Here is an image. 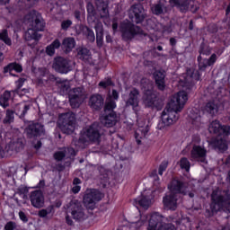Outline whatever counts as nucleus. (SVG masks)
Segmentation results:
<instances>
[{
    "instance_id": "nucleus-26",
    "label": "nucleus",
    "mask_w": 230,
    "mask_h": 230,
    "mask_svg": "<svg viewBox=\"0 0 230 230\" xmlns=\"http://www.w3.org/2000/svg\"><path fill=\"white\" fill-rule=\"evenodd\" d=\"M71 157V155H76V151L75 148H63L58 152L55 153L54 155V159L56 161H62L64 157Z\"/></svg>"
},
{
    "instance_id": "nucleus-17",
    "label": "nucleus",
    "mask_w": 230,
    "mask_h": 230,
    "mask_svg": "<svg viewBox=\"0 0 230 230\" xmlns=\"http://www.w3.org/2000/svg\"><path fill=\"white\" fill-rule=\"evenodd\" d=\"M69 102L73 109L80 107L82 102H84V93L82 88H75L69 93Z\"/></svg>"
},
{
    "instance_id": "nucleus-44",
    "label": "nucleus",
    "mask_w": 230,
    "mask_h": 230,
    "mask_svg": "<svg viewBox=\"0 0 230 230\" xmlns=\"http://www.w3.org/2000/svg\"><path fill=\"white\" fill-rule=\"evenodd\" d=\"M87 12L89 13L88 15V22H93V17L94 15V6L93 4L89 3L87 4Z\"/></svg>"
},
{
    "instance_id": "nucleus-22",
    "label": "nucleus",
    "mask_w": 230,
    "mask_h": 230,
    "mask_svg": "<svg viewBox=\"0 0 230 230\" xmlns=\"http://www.w3.org/2000/svg\"><path fill=\"white\" fill-rule=\"evenodd\" d=\"M25 132L30 137H37V136L44 134V127L39 123L31 122L25 129Z\"/></svg>"
},
{
    "instance_id": "nucleus-24",
    "label": "nucleus",
    "mask_w": 230,
    "mask_h": 230,
    "mask_svg": "<svg viewBox=\"0 0 230 230\" xmlns=\"http://www.w3.org/2000/svg\"><path fill=\"white\" fill-rule=\"evenodd\" d=\"M189 118L192 125L196 127V128H200V127H203L204 124L202 123V118H200V113L199 110L197 109L190 110L189 113Z\"/></svg>"
},
{
    "instance_id": "nucleus-20",
    "label": "nucleus",
    "mask_w": 230,
    "mask_h": 230,
    "mask_svg": "<svg viewBox=\"0 0 230 230\" xmlns=\"http://www.w3.org/2000/svg\"><path fill=\"white\" fill-rule=\"evenodd\" d=\"M53 68L58 73H61L66 75L71 71V67L69 66V63L67 60L64 59V58H57L53 63Z\"/></svg>"
},
{
    "instance_id": "nucleus-34",
    "label": "nucleus",
    "mask_w": 230,
    "mask_h": 230,
    "mask_svg": "<svg viewBox=\"0 0 230 230\" xmlns=\"http://www.w3.org/2000/svg\"><path fill=\"white\" fill-rule=\"evenodd\" d=\"M60 48V40H55L50 45L46 48V53L49 57H53L55 55V49H58Z\"/></svg>"
},
{
    "instance_id": "nucleus-10",
    "label": "nucleus",
    "mask_w": 230,
    "mask_h": 230,
    "mask_svg": "<svg viewBox=\"0 0 230 230\" xmlns=\"http://www.w3.org/2000/svg\"><path fill=\"white\" fill-rule=\"evenodd\" d=\"M58 125L64 134H73L76 127V117L73 112L61 113Z\"/></svg>"
},
{
    "instance_id": "nucleus-62",
    "label": "nucleus",
    "mask_w": 230,
    "mask_h": 230,
    "mask_svg": "<svg viewBox=\"0 0 230 230\" xmlns=\"http://www.w3.org/2000/svg\"><path fill=\"white\" fill-rule=\"evenodd\" d=\"M112 30L114 33H116V30H118V23L116 22V21H113Z\"/></svg>"
},
{
    "instance_id": "nucleus-7",
    "label": "nucleus",
    "mask_w": 230,
    "mask_h": 230,
    "mask_svg": "<svg viewBox=\"0 0 230 230\" xmlns=\"http://www.w3.org/2000/svg\"><path fill=\"white\" fill-rule=\"evenodd\" d=\"M148 220L147 230H179L170 223H166V217L155 212L146 217Z\"/></svg>"
},
{
    "instance_id": "nucleus-14",
    "label": "nucleus",
    "mask_w": 230,
    "mask_h": 230,
    "mask_svg": "<svg viewBox=\"0 0 230 230\" xmlns=\"http://www.w3.org/2000/svg\"><path fill=\"white\" fill-rule=\"evenodd\" d=\"M136 206H140L143 209H148L154 204V191L150 190H144L141 195L135 199Z\"/></svg>"
},
{
    "instance_id": "nucleus-64",
    "label": "nucleus",
    "mask_w": 230,
    "mask_h": 230,
    "mask_svg": "<svg viewBox=\"0 0 230 230\" xmlns=\"http://www.w3.org/2000/svg\"><path fill=\"white\" fill-rule=\"evenodd\" d=\"M0 157H4V151L3 150V147L0 146Z\"/></svg>"
},
{
    "instance_id": "nucleus-55",
    "label": "nucleus",
    "mask_w": 230,
    "mask_h": 230,
    "mask_svg": "<svg viewBox=\"0 0 230 230\" xmlns=\"http://www.w3.org/2000/svg\"><path fill=\"white\" fill-rule=\"evenodd\" d=\"M19 217H20V219L22 220V222H28V217H26V214H24V212L20 211Z\"/></svg>"
},
{
    "instance_id": "nucleus-16",
    "label": "nucleus",
    "mask_w": 230,
    "mask_h": 230,
    "mask_svg": "<svg viewBox=\"0 0 230 230\" xmlns=\"http://www.w3.org/2000/svg\"><path fill=\"white\" fill-rule=\"evenodd\" d=\"M206 155H208V149L204 145L195 144L190 151V157L194 161H199V163H206Z\"/></svg>"
},
{
    "instance_id": "nucleus-19",
    "label": "nucleus",
    "mask_w": 230,
    "mask_h": 230,
    "mask_svg": "<svg viewBox=\"0 0 230 230\" xmlns=\"http://www.w3.org/2000/svg\"><path fill=\"white\" fill-rule=\"evenodd\" d=\"M137 96H139V92L136 89H133L130 91L128 98L126 100L127 107H132L136 114L141 111V108L139 107V99Z\"/></svg>"
},
{
    "instance_id": "nucleus-45",
    "label": "nucleus",
    "mask_w": 230,
    "mask_h": 230,
    "mask_svg": "<svg viewBox=\"0 0 230 230\" xmlns=\"http://www.w3.org/2000/svg\"><path fill=\"white\" fill-rule=\"evenodd\" d=\"M14 119L13 111L7 110L5 113V118L4 119V123H13Z\"/></svg>"
},
{
    "instance_id": "nucleus-32",
    "label": "nucleus",
    "mask_w": 230,
    "mask_h": 230,
    "mask_svg": "<svg viewBox=\"0 0 230 230\" xmlns=\"http://www.w3.org/2000/svg\"><path fill=\"white\" fill-rule=\"evenodd\" d=\"M155 30V31H166L162 23L155 22V19L147 20V30Z\"/></svg>"
},
{
    "instance_id": "nucleus-5",
    "label": "nucleus",
    "mask_w": 230,
    "mask_h": 230,
    "mask_svg": "<svg viewBox=\"0 0 230 230\" xmlns=\"http://www.w3.org/2000/svg\"><path fill=\"white\" fill-rule=\"evenodd\" d=\"M212 203L210 205V209L212 213H217L220 211L223 208L230 213V196L229 193L226 191H221L217 189L212 192Z\"/></svg>"
},
{
    "instance_id": "nucleus-31",
    "label": "nucleus",
    "mask_w": 230,
    "mask_h": 230,
    "mask_svg": "<svg viewBox=\"0 0 230 230\" xmlns=\"http://www.w3.org/2000/svg\"><path fill=\"white\" fill-rule=\"evenodd\" d=\"M219 109L220 106H218V102L217 101L210 102L205 106V111L212 114V116L217 114Z\"/></svg>"
},
{
    "instance_id": "nucleus-38",
    "label": "nucleus",
    "mask_w": 230,
    "mask_h": 230,
    "mask_svg": "<svg viewBox=\"0 0 230 230\" xmlns=\"http://www.w3.org/2000/svg\"><path fill=\"white\" fill-rule=\"evenodd\" d=\"M146 136V130H145V128H140L136 130L135 132V139L137 143V145L141 144V139Z\"/></svg>"
},
{
    "instance_id": "nucleus-27",
    "label": "nucleus",
    "mask_w": 230,
    "mask_h": 230,
    "mask_svg": "<svg viewBox=\"0 0 230 230\" xmlns=\"http://www.w3.org/2000/svg\"><path fill=\"white\" fill-rule=\"evenodd\" d=\"M152 13L155 15H164L168 13V7H166V1L160 0L158 4L151 7Z\"/></svg>"
},
{
    "instance_id": "nucleus-23",
    "label": "nucleus",
    "mask_w": 230,
    "mask_h": 230,
    "mask_svg": "<svg viewBox=\"0 0 230 230\" xmlns=\"http://www.w3.org/2000/svg\"><path fill=\"white\" fill-rule=\"evenodd\" d=\"M31 202L33 208H37L38 209L44 208V194H42V191L36 190L31 192Z\"/></svg>"
},
{
    "instance_id": "nucleus-58",
    "label": "nucleus",
    "mask_w": 230,
    "mask_h": 230,
    "mask_svg": "<svg viewBox=\"0 0 230 230\" xmlns=\"http://www.w3.org/2000/svg\"><path fill=\"white\" fill-rule=\"evenodd\" d=\"M97 35V46H102L103 44V34H96Z\"/></svg>"
},
{
    "instance_id": "nucleus-61",
    "label": "nucleus",
    "mask_w": 230,
    "mask_h": 230,
    "mask_svg": "<svg viewBox=\"0 0 230 230\" xmlns=\"http://www.w3.org/2000/svg\"><path fill=\"white\" fill-rule=\"evenodd\" d=\"M60 87H63V91H67V89H69V84H67L66 83H62L60 84Z\"/></svg>"
},
{
    "instance_id": "nucleus-12",
    "label": "nucleus",
    "mask_w": 230,
    "mask_h": 230,
    "mask_svg": "<svg viewBox=\"0 0 230 230\" xmlns=\"http://www.w3.org/2000/svg\"><path fill=\"white\" fill-rule=\"evenodd\" d=\"M188 103V92L180 91L172 96L171 102L167 104L171 106L174 111L181 112L184 109V105Z\"/></svg>"
},
{
    "instance_id": "nucleus-42",
    "label": "nucleus",
    "mask_w": 230,
    "mask_h": 230,
    "mask_svg": "<svg viewBox=\"0 0 230 230\" xmlns=\"http://www.w3.org/2000/svg\"><path fill=\"white\" fill-rule=\"evenodd\" d=\"M180 166L182 170L190 172V161L187 158H181L180 160Z\"/></svg>"
},
{
    "instance_id": "nucleus-28",
    "label": "nucleus",
    "mask_w": 230,
    "mask_h": 230,
    "mask_svg": "<svg viewBox=\"0 0 230 230\" xmlns=\"http://www.w3.org/2000/svg\"><path fill=\"white\" fill-rule=\"evenodd\" d=\"M172 6H176L181 12H186L190 8V3L191 0H169Z\"/></svg>"
},
{
    "instance_id": "nucleus-2",
    "label": "nucleus",
    "mask_w": 230,
    "mask_h": 230,
    "mask_svg": "<svg viewBox=\"0 0 230 230\" xmlns=\"http://www.w3.org/2000/svg\"><path fill=\"white\" fill-rule=\"evenodd\" d=\"M168 188L170 191L164 197V206L165 209L175 211L177 209V194L182 193L186 195V185L182 184L179 180H173Z\"/></svg>"
},
{
    "instance_id": "nucleus-50",
    "label": "nucleus",
    "mask_w": 230,
    "mask_h": 230,
    "mask_svg": "<svg viewBox=\"0 0 230 230\" xmlns=\"http://www.w3.org/2000/svg\"><path fill=\"white\" fill-rule=\"evenodd\" d=\"M100 87H102L103 89L109 87V85H112V81L111 79H106L104 81H102L99 83Z\"/></svg>"
},
{
    "instance_id": "nucleus-53",
    "label": "nucleus",
    "mask_w": 230,
    "mask_h": 230,
    "mask_svg": "<svg viewBox=\"0 0 230 230\" xmlns=\"http://www.w3.org/2000/svg\"><path fill=\"white\" fill-rule=\"evenodd\" d=\"M71 24H73V22H71V20H65L61 23V28L62 30H67V28H69Z\"/></svg>"
},
{
    "instance_id": "nucleus-57",
    "label": "nucleus",
    "mask_w": 230,
    "mask_h": 230,
    "mask_svg": "<svg viewBox=\"0 0 230 230\" xmlns=\"http://www.w3.org/2000/svg\"><path fill=\"white\" fill-rule=\"evenodd\" d=\"M15 146V152H21V150H22L23 146H22V142H17L16 144H14Z\"/></svg>"
},
{
    "instance_id": "nucleus-51",
    "label": "nucleus",
    "mask_w": 230,
    "mask_h": 230,
    "mask_svg": "<svg viewBox=\"0 0 230 230\" xmlns=\"http://www.w3.org/2000/svg\"><path fill=\"white\" fill-rule=\"evenodd\" d=\"M101 17L105 19L109 17V10L107 9V4H102V13H101Z\"/></svg>"
},
{
    "instance_id": "nucleus-54",
    "label": "nucleus",
    "mask_w": 230,
    "mask_h": 230,
    "mask_svg": "<svg viewBox=\"0 0 230 230\" xmlns=\"http://www.w3.org/2000/svg\"><path fill=\"white\" fill-rule=\"evenodd\" d=\"M5 230H13L15 229V223L13 222H8L5 226H4Z\"/></svg>"
},
{
    "instance_id": "nucleus-59",
    "label": "nucleus",
    "mask_w": 230,
    "mask_h": 230,
    "mask_svg": "<svg viewBox=\"0 0 230 230\" xmlns=\"http://www.w3.org/2000/svg\"><path fill=\"white\" fill-rule=\"evenodd\" d=\"M10 175H15L17 173V165H13L9 168Z\"/></svg>"
},
{
    "instance_id": "nucleus-47",
    "label": "nucleus",
    "mask_w": 230,
    "mask_h": 230,
    "mask_svg": "<svg viewBox=\"0 0 230 230\" xmlns=\"http://www.w3.org/2000/svg\"><path fill=\"white\" fill-rule=\"evenodd\" d=\"M141 226H143V221L131 222L128 224V227H129V229H139Z\"/></svg>"
},
{
    "instance_id": "nucleus-33",
    "label": "nucleus",
    "mask_w": 230,
    "mask_h": 230,
    "mask_svg": "<svg viewBox=\"0 0 230 230\" xmlns=\"http://www.w3.org/2000/svg\"><path fill=\"white\" fill-rule=\"evenodd\" d=\"M53 207H49L47 208L40 209L38 213V216L40 218H47V220H50V218H53L54 214Z\"/></svg>"
},
{
    "instance_id": "nucleus-60",
    "label": "nucleus",
    "mask_w": 230,
    "mask_h": 230,
    "mask_svg": "<svg viewBox=\"0 0 230 230\" xmlns=\"http://www.w3.org/2000/svg\"><path fill=\"white\" fill-rule=\"evenodd\" d=\"M22 84H24V79L21 78L16 82V85L18 87V89H21V87H22Z\"/></svg>"
},
{
    "instance_id": "nucleus-6",
    "label": "nucleus",
    "mask_w": 230,
    "mask_h": 230,
    "mask_svg": "<svg viewBox=\"0 0 230 230\" xmlns=\"http://www.w3.org/2000/svg\"><path fill=\"white\" fill-rule=\"evenodd\" d=\"M100 140V127L98 123H94L92 126L86 127L83 129L81 133V137L77 144H75V148H85V143L91 141H99Z\"/></svg>"
},
{
    "instance_id": "nucleus-29",
    "label": "nucleus",
    "mask_w": 230,
    "mask_h": 230,
    "mask_svg": "<svg viewBox=\"0 0 230 230\" xmlns=\"http://www.w3.org/2000/svg\"><path fill=\"white\" fill-rule=\"evenodd\" d=\"M154 76L158 89H160V91H163L164 89V72L158 70L155 72Z\"/></svg>"
},
{
    "instance_id": "nucleus-56",
    "label": "nucleus",
    "mask_w": 230,
    "mask_h": 230,
    "mask_svg": "<svg viewBox=\"0 0 230 230\" xmlns=\"http://www.w3.org/2000/svg\"><path fill=\"white\" fill-rule=\"evenodd\" d=\"M39 0H24L23 3L26 6H33Z\"/></svg>"
},
{
    "instance_id": "nucleus-36",
    "label": "nucleus",
    "mask_w": 230,
    "mask_h": 230,
    "mask_svg": "<svg viewBox=\"0 0 230 230\" xmlns=\"http://www.w3.org/2000/svg\"><path fill=\"white\" fill-rule=\"evenodd\" d=\"M63 48L66 49V52H69L75 48V39L73 38H66L63 40Z\"/></svg>"
},
{
    "instance_id": "nucleus-15",
    "label": "nucleus",
    "mask_w": 230,
    "mask_h": 230,
    "mask_svg": "<svg viewBox=\"0 0 230 230\" xmlns=\"http://www.w3.org/2000/svg\"><path fill=\"white\" fill-rule=\"evenodd\" d=\"M152 83L148 82L146 86H143V103L146 107H155V93L152 91Z\"/></svg>"
},
{
    "instance_id": "nucleus-48",
    "label": "nucleus",
    "mask_w": 230,
    "mask_h": 230,
    "mask_svg": "<svg viewBox=\"0 0 230 230\" xmlns=\"http://www.w3.org/2000/svg\"><path fill=\"white\" fill-rule=\"evenodd\" d=\"M94 28L96 35H103V25L102 24V22H97Z\"/></svg>"
},
{
    "instance_id": "nucleus-4",
    "label": "nucleus",
    "mask_w": 230,
    "mask_h": 230,
    "mask_svg": "<svg viewBox=\"0 0 230 230\" xmlns=\"http://www.w3.org/2000/svg\"><path fill=\"white\" fill-rule=\"evenodd\" d=\"M208 132L210 134H217V136H223L224 138L217 139L216 141V146L218 150L224 152L227 150V146L229 145V140H227V136L230 134V127L229 126H222L220 121L214 120L210 122L208 126Z\"/></svg>"
},
{
    "instance_id": "nucleus-13",
    "label": "nucleus",
    "mask_w": 230,
    "mask_h": 230,
    "mask_svg": "<svg viewBox=\"0 0 230 230\" xmlns=\"http://www.w3.org/2000/svg\"><path fill=\"white\" fill-rule=\"evenodd\" d=\"M119 30L122 33V37L127 40L132 39L134 35H143V31H141L139 27L134 26V24L128 20L120 24Z\"/></svg>"
},
{
    "instance_id": "nucleus-41",
    "label": "nucleus",
    "mask_w": 230,
    "mask_h": 230,
    "mask_svg": "<svg viewBox=\"0 0 230 230\" xmlns=\"http://www.w3.org/2000/svg\"><path fill=\"white\" fill-rule=\"evenodd\" d=\"M81 182L82 181H80V179L78 178L74 179L73 187H72L73 193H78L80 190H82V187L78 185V184H81Z\"/></svg>"
},
{
    "instance_id": "nucleus-25",
    "label": "nucleus",
    "mask_w": 230,
    "mask_h": 230,
    "mask_svg": "<svg viewBox=\"0 0 230 230\" xmlns=\"http://www.w3.org/2000/svg\"><path fill=\"white\" fill-rule=\"evenodd\" d=\"M89 105L93 111H98L103 107V97L100 94H93L90 97Z\"/></svg>"
},
{
    "instance_id": "nucleus-46",
    "label": "nucleus",
    "mask_w": 230,
    "mask_h": 230,
    "mask_svg": "<svg viewBox=\"0 0 230 230\" xmlns=\"http://www.w3.org/2000/svg\"><path fill=\"white\" fill-rule=\"evenodd\" d=\"M84 31L86 33V36L88 37V40L91 42H94V31H93L91 29H89L88 27H84Z\"/></svg>"
},
{
    "instance_id": "nucleus-3",
    "label": "nucleus",
    "mask_w": 230,
    "mask_h": 230,
    "mask_svg": "<svg viewBox=\"0 0 230 230\" xmlns=\"http://www.w3.org/2000/svg\"><path fill=\"white\" fill-rule=\"evenodd\" d=\"M118 98H119V93H118L116 90H112V92H110L108 94L104 111H111L110 114L101 118L102 124L105 125V127H114L118 121V115L113 111L116 108V101H118Z\"/></svg>"
},
{
    "instance_id": "nucleus-52",
    "label": "nucleus",
    "mask_w": 230,
    "mask_h": 230,
    "mask_svg": "<svg viewBox=\"0 0 230 230\" xmlns=\"http://www.w3.org/2000/svg\"><path fill=\"white\" fill-rule=\"evenodd\" d=\"M186 222H187V226L190 227V218L182 219L181 224L179 223L178 225L181 230H186V226H184Z\"/></svg>"
},
{
    "instance_id": "nucleus-37",
    "label": "nucleus",
    "mask_w": 230,
    "mask_h": 230,
    "mask_svg": "<svg viewBox=\"0 0 230 230\" xmlns=\"http://www.w3.org/2000/svg\"><path fill=\"white\" fill-rule=\"evenodd\" d=\"M78 58L81 60H84L85 62H89L91 60V53L89 52V49H81L78 52Z\"/></svg>"
},
{
    "instance_id": "nucleus-9",
    "label": "nucleus",
    "mask_w": 230,
    "mask_h": 230,
    "mask_svg": "<svg viewBox=\"0 0 230 230\" xmlns=\"http://www.w3.org/2000/svg\"><path fill=\"white\" fill-rule=\"evenodd\" d=\"M66 223L68 224V226H73V220H71L69 218V215L70 217H72V218H74V220H85V218H87V216L85 215V212L84 211V208L82 207V204L80 202H78V200L74 199L72 200L66 208Z\"/></svg>"
},
{
    "instance_id": "nucleus-39",
    "label": "nucleus",
    "mask_w": 230,
    "mask_h": 230,
    "mask_svg": "<svg viewBox=\"0 0 230 230\" xmlns=\"http://www.w3.org/2000/svg\"><path fill=\"white\" fill-rule=\"evenodd\" d=\"M11 96H12V93L10 92H4L3 93V95L0 98L1 107H4V108L8 107V101L10 100Z\"/></svg>"
},
{
    "instance_id": "nucleus-11",
    "label": "nucleus",
    "mask_w": 230,
    "mask_h": 230,
    "mask_svg": "<svg viewBox=\"0 0 230 230\" xmlns=\"http://www.w3.org/2000/svg\"><path fill=\"white\" fill-rule=\"evenodd\" d=\"M103 199V195L100 190L94 189L86 190L83 202L87 209H94L96 202H100Z\"/></svg>"
},
{
    "instance_id": "nucleus-21",
    "label": "nucleus",
    "mask_w": 230,
    "mask_h": 230,
    "mask_svg": "<svg viewBox=\"0 0 230 230\" xmlns=\"http://www.w3.org/2000/svg\"><path fill=\"white\" fill-rule=\"evenodd\" d=\"M200 56L198 58L199 67L201 71H204L206 67L213 66L217 62V54H212L209 59L202 58V55H209V52L206 53L204 50L199 51Z\"/></svg>"
},
{
    "instance_id": "nucleus-40",
    "label": "nucleus",
    "mask_w": 230,
    "mask_h": 230,
    "mask_svg": "<svg viewBox=\"0 0 230 230\" xmlns=\"http://www.w3.org/2000/svg\"><path fill=\"white\" fill-rule=\"evenodd\" d=\"M0 40H3V42H4V44H6L7 46H12V40L8 38V31L6 30H4L0 33Z\"/></svg>"
},
{
    "instance_id": "nucleus-18",
    "label": "nucleus",
    "mask_w": 230,
    "mask_h": 230,
    "mask_svg": "<svg viewBox=\"0 0 230 230\" xmlns=\"http://www.w3.org/2000/svg\"><path fill=\"white\" fill-rule=\"evenodd\" d=\"M129 17L137 24L143 22V20L145 19V8H143V5L135 4L131 6L129 10Z\"/></svg>"
},
{
    "instance_id": "nucleus-35",
    "label": "nucleus",
    "mask_w": 230,
    "mask_h": 230,
    "mask_svg": "<svg viewBox=\"0 0 230 230\" xmlns=\"http://www.w3.org/2000/svg\"><path fill=\"white\" fill-rule=\"evenodd\" d=\"M30 111V105L26 103H20L16 107V114L20 117L22 118L23 116H26V112Z\"/></svg>"
},
{
    "instance_id": "nucleus-8",
    "label": "nucleus",
    "mask_w": 230,
    "mask_h": 230,
    "mask_svg": "<svg viewBox=\"0 0 230 230\" xmlns=\"http://www.w3.org/2000/svg\"><path fill=\"white\" fill-rule=\"evenodd\" d=\"M179 111H176L167 104L162 113V119L158 122V130H168L169 127L177 123V120L179 119Z\"/></svg>"
},
{
    "instance_id": "nucleus-43",
    "label": "nucleus",
    "mask_w": 230,
    "mask_h": 230,
    "mask_svg": "<svg viewBox=\"0 0 230 230\" xmlns=\"http://www.w3.org/2000/svg\"><path fill=\"white\" fill-rule=\"evenodd\" d=\"M6 69H9V71H16V73H21V71H22V66L17 63H12L7 66Z\"/></svg>"
},
{
    "instance_id": "nucleus-30",
    "label": "nucleus",
    "mask_w": 230,
    "mask_h": 230,
    "mask_svg": "<svg viewBox=\"0 0 230 230\" xmlns=\"http://www.w3.org/2000/svg\"><path fill=\"white\" fill-rule=\"evenodd\" d=\"M186 77L183 76V79L181 78V82L184 84V87H188V84L199 80V75L193 74V70L190 69L187 71Z\"/></svg>"
},
{
    "instance_id": "nucleus-63",
    "label": "nucleus",
    "mask_w": 230,
    "mask_h": 230,
    "mask_svg": "<svg viewBox=\"0 0 230 230\" xmlns=\"http://www.w3.org/2000/svg\"><path fill=\"white\" fill-rule=\"evenodd\" d=\"M40 146H42V144L40 143V141H38L37 145L34 146V147L39 150V148H40Z\"/></svg>"
},
{
    "instance_id": "nucleus-49",
    "label": "nucleus",
    "mask_w": 230,
    "mask_h": 230,
    "mask_svg": "<svg viewBox=\"0 0 230 230\" xmlns=\"http://www.w3.org/2000/svg\"><path fill=\"white\" fill-rule=\"evenodd\" d=\"M166 168H168V162H163L159 166V175H163V173L166 171Z\"/></svg>"
},
{
    "instance_id": "nucleus-1",
    "label": "nucleus",
    "mask_w": 230,
    "mask_h": 230,
    "mask_svg": "<svg viewBox=\"0 0 230 230\" xmlns=\"http://www.w3.org/2000/svg\"><path fill=\"white\" fill-rule=\"evenodd\" d=\"M24 24H29V29L25 32L24 37L25 40H33L32 43H29V46L33 48V44H37V40L40 39V34L37 33L38 31H42L44 30V22L40 18V14L36 11H31L23 20Z\"/></svg>"
}]
</instances>
